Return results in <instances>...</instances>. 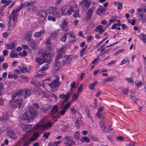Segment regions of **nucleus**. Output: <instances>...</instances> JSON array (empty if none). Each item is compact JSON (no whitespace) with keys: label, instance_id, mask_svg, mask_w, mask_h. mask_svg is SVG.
<instances>
[{"label":"nucleus","instance_id":"obj_44","mask_svg":"<svg viewBox=\"0 0 146 146\" xmlns=\"http://www.w3.org/2000/svg\"><path fill=\"white\" fill-rule=\"evenodd\" d=\"M10 57L11 58H17L18 57V55L17 53H15L14 52H11L10 54Z\"/></svg>","mask_w":146,"mask_h":146},{"label":"nucleus","instance_id":"obj_57","mask_svg":"<svg viewBox=\"0 0 146 146\" xmlns=\"http://www.w3.org/2000/svg\"><path fill=\"white\" fill-rule=\"evenodd\" d=\"M79 12L78 11H76L73 14V16L74 18L78 17L79 15Z\"/></svg>","mask_w":146,"mask_h":146},{"label":"nucleus","instance_id":"obj_53","mask_svg":"<svg viewBox=\"0 0 146 146\" xmlns=\"http://www.w3.org/2000/svg\"><path fill=\"white\" fill-rule=\"evenodd\" d=\"M130 99L132 100L133 103L135 104L138 102V99L136 98L134 96H131V97L130 98Z\"/></svg>","mask_w":146,"mask_h":146},{"label":"nucleus","instance_id":"obj_61","mask_svg":"<svg viewBox=\"0 0 146 146\" xmlns=\"http://www.w3.org/2000/svg\"><path fill=\"white\" fill-rule=\"evenodd\" d=\"M2 116L3 117V119H4L5 120H8V115L7 113L3 114Z\"/></svg>","mask_w":146,"mask_h":146},{"label":"nucleus","instance_id":"obj_29","mask_svg":"<svg viewBox=\"0 0 146 146\" xmlns=\"http://www.w3.org/2000/svg\"><path fill=\"white\" fill-rule=\"evenodd\" d=\"M71 92H66V94L65 95V99L64 101V103L66 102L68 100V99L69 98L70 95L71 94Z\"/></svg>","mask_w":146,"mask_h":146},{"label":"nucleus","instance_id":"obj_34","mask_svg":"<svg viewBox=\"0 0 146 146\" xmlns=\"http://www.w3.org/2000/svg\"><path fill=\"white\" fill-rule=\"evenodd\" d=\"M115 80V77L113 76L108 77L104 79L105 81L108 82L114 81Z\"/></svg>","mask_w":146,"mask_h":146},{"label":"nucleus","instance_id":"obj_27","mask_svg":"<svg viewBox=\"0 0 146 146\" xmlns=\"http://www.w3.org/2000/svg\"><path fill=\"white\" fill-rule=\"evenodd\" d=\"M25 95H24V98H26L29 96L31 94V92L30 90L27 88L25 89L24 90Z\"/></svg>","mask_w":146,"mask_h":146},{"label":"nucleus","instance_id":"obj_14","mask_svg":"<svg viewBox=\"0 0 146 146\" xmlns=\"http://www.w3.org/2000/svg\"><path fill=\"white\" fill-rule=\"evenodd\" d=\"M43 58L45 62H49L51 60V56L50 53H44L42 54Z\"/></svg>","mask_w":146,"mask_h":146},{"label":"nucleus","instance_id":"obj_5","mask_svg":"<svg viewBox=\"0 0 146 146\" xmlns=\"http://www.w3.org/2000/svg\"><path fill=\"white\" fill-rule=\"evenodd\" d=\"M64 48L63 47L58 50V54L56 55L55 58V64L56 66L60 65V62L58 61V60L62 57V54H65V51L63 50Z\"/></svg>","mask_w":146,"mask_h":146},{"label":"nucleus","instance_id":"obj_17","mask_svg":"<svg viewBox=\"0 0 146 146\" xmlns=\"http://www.w3.org/2000/svg\"><path fill=\"white\" fill-rule=\"evenodd\" d=\"M69 35L70 41L72 43H73L76 41V38L75 35L73 33L71 32H69L68 33Z\"/></svg>","mask_w":146,"mask_h":146},{"label":"nucleus","instance_id":"obj_23","mask_svg":"<svg viewBox=\"0 0 146 146\" xmlns=\"http://www.w3.org/2000/svg\"><path fill=\"white\" fill-rule=\"evenodd\" d=\"M48 67V64H45L44 65L42 68L40 69L38 71V73H43L45 71L47 70Z\"/></svg>","mask_w":146,"mask_h":146},{"label":"nucleus","instance_id":"obj_28","mask_svg":"<svg viewBox=\"0 0 146 146\" xmlns=\"http://www.w3.org/2000/svg\"><path fill=\"white\" fill-rule=\"evenodd\" d=\"M44 32L45 30L42 29L40 32L35 33L34 35V36L35 37L40 36L42 34L44 33Z\"/></svg>","mask_w":146,"mask_h":146},{"label":"nucleus","instance_id":"obj_39","mask_svg":"<svg viewBox=\"0 0 146 146\" xmlns=\"http://www.w3.org/2000/svg\"><path fill=\"white\" fill-rule=\"evenodd\" d=\"M79 94H74L72 97V99L73 101L77 100L78 98Z\"/></svg>","mask_w":146,"mask_h":146},{"label":"nucleus","instance_id":"obj_52","mask_svg":"<svg viewBox=\"0 0 146 146\" xmlns=\"http://www.w3.org/2000/svg\"><path fill=\"white\" fill-rule=\"evenodd\" d=\"M70 105V102H67L64 106H62V110H66Z\"/></svg>","mask_w":146,"mask_h":146},{"label":"nucleus","instance_id":"obj_43","mask_svg":"<svg viewBox=\"0 0 146 146\" xmlns=\"http://www.w3.org/2000/svg\"><path fill=\"white\" fill-rule=\"evenodd\" d=\"M76 85L75 82H72L70 84V92L73 91V89L75 87Z\"/></svg>","mask_w":146,"mask_h":146},{"label":"nucleus","instance_id":"obj_40","mask_svg":"<svg viewBox=\"0 0 146 146\" xmlns=\"http://www.w3.org/2000/svg\"><path fill=\"white\" fill-rule=\"evenodd\" d=\"M139 16L140 17L141 20L142 22H144L146 21L145 19V16L143 13H139Z\"/></svg>","mask_w":146,"mask_h":146},{"label":"nucleus","instance_id":"obj_37","mask_svg":"<svg viewBox=\"0 0 146 146\" xmlns=\"http://www.w3.org/2000/svg\"><path fill=\"white\" fill-rule=\"evenodd\" d=\"M125 79L129 83L131 84L132 85H134V81L132 78H126Z\"/></svg>","mask_w":146,"mask_h":146},{"label":"nucleus","instance_id":"obj_35","mask_svg":"<svg viewBox=\"0 0 146 146\" xmlns=\"http://www.w3.org/2000/svg\"><path fill=\"white\" fill-rule=\"evenodd\" d=\"M36 60L37 62L39 65H41L43 63L45 62H44V60L43 58H38L36 59Z\"/></svg>","mask_w":146,"mask_h":146},{"label":"nucleus","instance_id":"obj_48","mask_svg":"<svg viewBox=\"0 0 146 146\" xmlns=\"http://www.w3.org/2000/svg\"><path fill=\"white\" fill-rule=\"evenodd\" d=\"M68 35V33H65L63 36L61 38V40L63 42H65L67 38V35Z\"/></svg>","mask_w":146,"mask_h":146},{"label":"nucleus","instance_id":"obj_50","mask_svg":"<svg viewBox=\"0 0 146 146\" xmlns=\"http://www.w3.org/2000/svg\"><path fill=\"white\" fill-rule=\"evenodd\" d=\"M50 134V133L49 132H45L43 134L42 137L46 139H47L48 137Z\"/></svg>","mask_w":146,"mask_h":146},{"label":"nucleus","instance_id":"obj_6","mask_svg":"<svg viewBox=\"0 0 146 146\" xmlns=\"http://www.w3.org/2000/svg\"><path fill=\"white\" fill-rule=\"evenodd\" d=\"M49 13L58 18H60L61 16V13L56 8L50 7L49 9Z\"/></svg>","mask_w":146,"mask_h":146},{"label":"nucleus","instance_id":"obj_13","mask_svg":"<svg viewBox=\"0 0 146 146\" xmlns=\"http://www.w3.org/2000/svg\"><path fill=\"white\" fill-rule=\"evenodd\" d=\"M21 119L25 121H27L28 122H30L32 121L29 115H28V113L25 112L24 114L22 115L21 116Z\"/></svg>","mask_w":146,"mask_h":146},{"label":"nucleus","instance_id":"obj_36","mask_svg":"<svg viewBox=\"0 0 146 146\" xmlns=\"http://www.w3.org/2000/svg\"><path fill=\"white\" fill-rule=\"evenodd\" d=\"M74 10L73 7L69 8L67 11L66 14L69 15H70L72 14V12L74 11Z\"/></svg>","mask_w":146,"mask_h":146},{"label":"nucleus","instance_id":"obj_10","mask_svg":"<svg viewBox=\"0 0 146 146\" xmlns=\"http://www.w3.org/2000/svg\"><path fill=\"white\" fill-rule=\"evenodd\" d=\"M105 8L100 5L96 9V13L99 16H102L105 13Z\"/></svg>","mask_w":146,"mask_h":146},{"label":"nucleus","instance_id":"obj_12","mask_svg":"<svg viewBox=\"0 0 146 146\" xmlns=\"http://www.w3.org/2000/svg\"><path fill=\"white\" fill-rule=\"evenodd\" d=\"M7 133L8 136L11 139L14 140L17 139V136L13 131L11 130H9L7 131Z\"/></svg>","mask_w":146,"mask_h":146},{"label":"nucleus","instance_id":"obj_60","mask_svg":"<svg viewBox=\"0 0 146 146\" xmlns=\"http://www.w3.org/2000/svg\"><path fill=\"white\" fill-rule=\"evenodd\" d=\"M96 115L97 117L98 118L101 120L103 119V117L101 116L100 113H96Z\"/></svg>","mask_w":146,"mask_h":146},{"label":"nucleus","instance_id":"obj_32","mask_svg":"<svg viewBox=\"0 0 146 146\" xmlns=\"http://www.w3.org/2000/svg\"><path fill=\"white\" fill-rule=\"evenodd\" d=\"M81 142L83 143L87 142L89 143L90 141V139L89 138L86 137H82L80 139Z\"/></svg>","mask_w":146,"mask_h":146},{"label":"nucleus","instance_id":"obj_47","mask_svg":"<svg viewBox=\"0 0 146 146\" xmlns=\"http://www.w3.org/2000/svg\"><path fill=\"white\" fill-rule=\"evenodd\" d=\"M21 78L22 79L23 81H24L26 82H28L29 79L26 76H21Z\"/></svg>","mask_w":146,"mask_h":146},{"label":"nucleus","instance_id":"obj_45","mask_svg":"<svg viewBox=\"0 0 146 146\" xmlns=\"http://www.w3.org/2000/svg\"><path fill=\"white\" fill-rule=\"evenodd\" d=\"M21 72L22 73H25L28 71L27 67L25 66L21 68L20 69Z\"/></svg>","mask_w":146,"mask_h":146},{"label":"nucleus","instance_id":"obj_46","mask_svg":"<svg viewBox=\"0 0 146 146\" xmlns=\"http://www.w3.org/2000/svg\"><path fill=\"white\" fill-rule=\"evenodd\" d=\"M128 59V58L127 57H125L124 59L121 61L120 65H121L125 64Z\"/></svg>","mask_w":146,"mask_h":146},{"label":"nucleus","instance_id":"obj_64","mask_svg":"<svg viewBox=\"0 0 146 146\" xmlns=\"http://www.w3.org/2000/svg\"><path fill=\"white\" fill-rule=\"evenodd\" d=\"M63 145L64 146H72V144L70 142H64Z\"/></svg>","mask_w":146,"mask_h":146},{"label":"nucleus","instance_id":"obj_24","mask_svg":"<svg viewBox=\"0 0 146 146\" xmlns=\"http://www.w3.org/2000/svg\"><path fill=\"white\" fill-rule=\"evenodd\" d=\"M71 60L69 56H66L65 59L63 61V64L64 66H66L68 64L71 62Z\"/></svg>","mask_w":146,"mask_h":146},{"label":"nucleus","instance_id":"obj_59","mask_svg":"<svg viewBox=\"0 0 146 146\" xmlns=\"http://www.w3.org/2000/svg\"><path fill=\"white\" fill-rule=\"evenodd\" d=\"M117 9H122L123 6L122 3L121 2H119L118 3Z\"/></svg>","mask_w":146,"mask_h":146},{"label":"nucleus","instance_id":"obj_3","mask_svg":"<svg viewBox=\"0 0 146 146\" xmlns=\"http://www.w3.org/2000/svg\"><path fill=\"white\" fill-rule=\"evenodd\" d=\"M53 123L50 121H48L46 123H43L42 124L39 123L35 127V129L38 130L40 129H50L53 125Z\"/></svg>","mask_w":146,"mask_h":146},{"label":"nucleus","instance_id":"obj_33","mask_svg":"<svg viewBox=\"0 0 146 146\" xmlns=\"http://www.w3.org/2000/svg\"><path fill=\"white\" fill-rule=\"evenodd\" d=\"M33 35V32L32 31H28L27 32L26 35V39L27 40L31 39V38Z\"/></svg>","mask_w":146,"mask_h":146},{"label":"nucleus","instance_id":"obj_21","mask_svg":"<svg viewBox=\"0 0 146 146\" xmlns=\"http://www.w3.org/2000/svg\"><path fill=\"white\" fill-rule=\"evenodd\" d=\"M22 94V92L21 91H19L17 92H15L12 94L11 95V100H14L15 98L17 97H19L21 96Z\"/></svg>","mask_w":146,"mask_h":146},{"label":"nucleus","instance_id":"obj_25","mask_svg":"<svg viewBox=\"0 0 146 146\" xmlns=\"http://www.w3.org/2000/svg\"><path fill=\"white\" fill-rule=\"evenodd\" d=\"M5 48L7 49H12L15 48L14 44L12 42L10 44L6 43L5 44Z\"/></svg>","mask_w":146,"mask_h":146},{"label":"nucleus","instance_id":"obj_55","mask_svg":"<svg viewBox=\"0 0 146 146\" xmlns=\"http://www.w3.org/2000/svg\"><path fill=\"white\" fill-rule=\"evenodd\" d=\"M93 38V36H87L86 38V42H90L92 41V39Z\"/></svg>","mask_w":146,"mask_h":146},{"label":"nucleus","instance_id":"obj_11","mask_svg":"<svg viewBox=\"0 0 146 146\" xmlns=\"http://www.w3.org/2000/svg\"><path fill=\"white\" fill-rule=\"evenodd\" d=\"M29 112L31 116V119L32 120L36 116L37 114V111L32 107L29 108Z\"/></svg>","mask_w":146,"mask_h":146},{"label":"nucleus","instance_id":"obj_31","mask_svg":"<svg viewBox=\"0 0 146 146\" xmlns=\"http://www.w3.org/2000/svg\"><path fill=\"white\" fill-rule=\"evenodd\" d=\"M98 83V82L96 81L94 82L91 83L89 86V88L90 90H93L96 85Z\"/></svg>","mask_w":146,"mask_h":146},{"label":"nucleus","instance_id":"obj_15","mask_svg":"<svg viewBox=\"0 0 146 146\" xmlns=\"http://www.w3.org/2000/svg\"><path fill=\"white\" fill-rule=\"evenodd\" d=\"M29 42L28 44L30 47H31L33 49H36V43L34 40L32 39H30L27 40Z\"/></svg>","mask_w":146,"mask_h":146},{"label":"nucleus","instance_id":"obj_49","mask_svg":"<svg viewBox=\"0 0 146 146\" xmlns=\"http://www.w3.org/2000/svg\"><path fill=\"white\" fill-rule=\"evenodd\" d=\"M4 89V85L3 83H0V96L1 95V92Z\"/></svg>","mask_w":146,"mask_h":146},{"label":"nucleus","instance_id":"obj_18","mask_svg":"<svg viewBox=\"0 0 146 146\" xmlns=\"http://www.w3.org/2000/svg\"><path fill=\"white\" fill-rule=\"evenodd\" d=\"M32 126L31 125H24L23 127V130L26 133H29L32 130Z\"/></svg>","mask_w":146,"mask_h":146},{"label":"nucleus","instance_id":"obj_26","mask_svg":"<svg viewBox=\"0 0 146 146\" xmlns=\"http://www.w3.org/2000/svg\"><path fill=\"white\" fill-rule=\"evenodd\" d=\"M51 115L52 116L54 115L58 111V107L55 105L51 109Z\"/></svg>","mask_w":146,"mask_h":146},{"label":"nucleus","instance_id":"obj_1","mask_svg":"<svg viewBox=\"0 0 146 146\" xmlns=\"http://www.w3.org/2000/svg\"><path fill=\"white\" fill-rule=\"evenodd\" d=\"M24 5L23 3H21L20 6L18 7L17 9H15L12 11L9 17L10 21L8 23L9 25L8 28H10L11 26L13 27H14L15 26L17 23L18 16L17 13L23 7Z\"/></svg>","mask_w":146,"mask_h":146},{"label":"nucleus","instance_id":"obj_54","mask_svg":"<svg viewBox=\"0 0 146 146\" xmlns=\"http://www.w3.org/2000/svg\"><path fill=\"white\" fill-rule=\"evenodd\" d=\"M63 139L66 141L65 142H70L71 140L70 139V137L68 136L67 135L65 136L64 138Z\"/></svg>","mask_w":146,"mask_h":146},{"label":"nucleus","instance_id":"obj_4","mask_svg":"<svg viewBox=\"0 0 146 146\" xmlns=\"http://www.w3.org/2000/svg\"><path fill=\"white\" fill-rule=\"evenodd\" d=\"M22 102V100L19 99L11 100L9 102V105L12 109H15L18 107L19 108L21 107Z\"/></svg>","mask_w":146,"mask_h":146},{"label":"nucleus","instance_id":"obj_41","mask_svg":"<svg viewBox=\"0 0 146 146\" xmlns=\"http://www.w3.org/2000/svg\"><path fill=\"white\" fill-rule=\"evenodd\" d=\"M80 133L78 131H76L75 132L74 135V139L75 140H78L79 139L80 137Z\"/></svg>","mask_w":146,"mask_h":146},{"label":"nucleus","instance_id":"obj_2","mask_svg":"<svg viewBox=\"0 0 146 146\" xmlns=\"http://www.w3.org/2000/svg\"><path fill=\"white\" fill-rule=\"evenodd\" d=\"M40 134L38 132L36 131L34 132L30 137L29 140L25 139V137H23L20 139L19 142V144H22L25 146H28L31 142L34 141L37 139L40 136Z\"/></svg>","mask_w":146,"mask_h":146},{"label":"nucleus","instance_id":"obj_58","mask_svg":"<svg viewBox=\"0 0 146 146\" xmlns=\"http://www.w3.org/2000/svg\"><path fill=\"white\" fill-rule=\"evenodd\" d=\"M66 9V6H63L61 8L62 14V15H64V11Z\"/></svg>","mask_w":146,"mask_h":146},{"label":"nucleus","instance_id":"obj_9","mask_svg":"<svg viewBox=\"0 0 146 146\" xmlns=\"http://www.w3.org/2000/svg\"><path fill=\"white\" fill-rule=\"evenodd\" d=\"M38 15L40 18L42 19L40 21V23H42L46 19L47 15V12L44 10H41L39 11Z\"/></svg>","mask_w":146,"mask_h":146},{"label":"nucleus","instance_id":"obj_19","mask_svg":"<svg viewBox=\"0 0 146 146\" xmlns=\"http://www.w3.org/2000/svg\"><path fill=\"white\" fill-rule=\"evenodd\" d=\"M68 23L65 20H64L63 23L61 27V28L62 30L65 32H67L69 31V29L67 27Z\"/></svg>","mask_w":146,"mask_h":146},{"label":"nucleus","instance_id":"obj_16","mask_svg":"<svg viewBox=\"0 0 146 146\" xmlns=\"http://www.w3.org/2000/svg\"><path fill=\"white\" fill-rule=\"evenodd\" d=\"M83 123L82 117H80L77 119L76 121L75 125L77 128H78L80 126L83 124Z\"/></svg>","mask_w":146,"mask_h":146},{"label":"nucleus","instance_id":"obj_38","mask_svg":"<svg viewBox=\"0 0 146 146\" xmlns=\"http://www.w3.org/2000/svg\"><path fill=\"white\" fill-rule=\"evenodd\" d=\"M90 110L88 107L87 106H86L85 107V112L86 113L88 117L90 118L91 116L90 115Z\"/></svg>","mask_w":146,"mask_h":146},{"label":"nucleus","instance_id":"obj_56","mask_svg":"<svg viewBox=\"0 0 146 146\" xmlns=\"http://www.w3.org/2000/svg\"><path fill=\"white\" fill-rule=\"evenodd\" d=\"M100 125L101 129L102 130H103L104 131H104L105 128V126L104 123H103L101 122L100 123Z\"/></svg>","mask_w":146,"mask_h":146},{"label":"nucleus","instance_id":"obj_42","mask_svg":"<svg viewBox=\"0 0 146 146\" xmlns=\"http://www.w3.org/2000/svg\"><path fill=\"white\" fill-rule=\"evenodd\" d=\"M47 19L49 21H52L53 22H55L56 20L55 17H53L51 15L48 16V17Z\"/></svg>","mask_w":146,"mask_h":146},{"label":"nucleus","instance_id":"obj_63","mask_svg":"<svg viewBox=\"0 0 146 146\" xmlns=\"http://www.w3.org/2000/svg\"><path fill=\"white\" fill-rule=\"evenodd\" d=\"M33 106L34 107L36 108L37 109H38L39 108V104L37 103H34L33 104Z\"/></svg>","mask_w":146,"mask_h":146},{"label":"nucleus","instance_id":"obj_30","mask_svg":"<svg viewBox=\"0 0 146 146\" xmlns=\"http://www.w3.org/2000/svg\"><path fill=\"white\" fill-rule=\"evenodd\" d=\"M12 0H1V3L4 4V5L7 6L9 5L10 3L12 2Z\"/></svg>","mask_w":146,"mask_h":146},{"label":"nucleus","instance_id":"obj_22","mask_svg":"<svg viewBox=\"0 0 146 146\" xmlns=\"http://www.w3.org/2000/svg\"><path fill=\"white\" fill-rule=\"evenodd\" d=\"M82 1L81 2H80V4H82L83 5L85 8L86 9H88L89 8L90 5V2L88 1V0H82Z\"/></svg>","mask_w":146,"mask_h":146},{"label":"nucleus","instance_id":"obj_8","mask_svg":"<svg viewBox=\"0 0 146 146\" xmlns=\"http://www.w3.org/2000/svg\"><path fill=\"white\" fill-rule=\"evenodd\" d=\"M96 7L94 6H92L89 8L86 13V20H89L91 19L93 14V11L95 9Z\"/></svg>","mask_w":146,"mask_h":146},{"label":"nucleus","instance_id":"obj_51","mask_svg":"<svg viewBox=\"0 0 146 146\" xmlns=\"http://www.w3.org/2000/svg\"><path fill=\"white\" fill-rule=\"evenodd\" d=\"M135 84L137 88H139L142 86L143 83L142 82L140 81L138 82H135Z\"/></svg>","mask_w":146,"mask_h":146},{"label":"nucleus","instance_id":"obj_20","mask_svg":"<svg viewBox=\"0 0 146 146\" xmlns=\"http://www.w3.org/2000/svg\"><path fill=\"white\" fill-rule=\"evenodd\" d=\"M104 26L102 25H100L98 26L95 29V31L97 32L100 34H102L104 31L103 30Z\"/></svg>","mask_w":146,"mask_h":146},{"label":"nucleus","instance_id":"obj_7","mask_svg":"<svg viewBox=\"0 0 146 146\" xmlns=\"http://www.w3.org/2000/svg\"><path fill=\"white\" fill-rule=\"evenodd\" d=\"M59 77L57 76L55 79L53 80L51 83L49 84L48 85L53 89L58 88L61 84V82L59 81Z\"/></svg>","mask_w":146,"mask_h":146},{"label":"nucleus","instance_id":"obj_62","mask_svg":"<svg viewBox=\"0 0 146 146\" xmlns=\"http://www.w3.org/2000/svg\"><path fill=\"white\" fill-rule=\"evenodd\" d=\"M8 67V65L7 63H4L3 64V69H6Z\"/></svg>","mask_w":146,"mask_h":146}]
</instances>
